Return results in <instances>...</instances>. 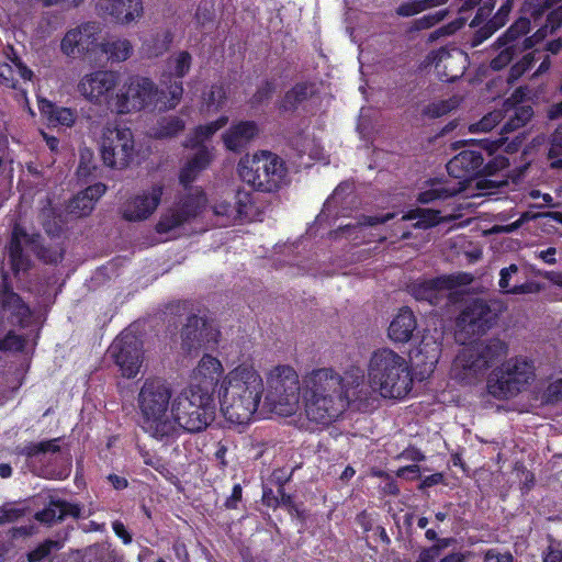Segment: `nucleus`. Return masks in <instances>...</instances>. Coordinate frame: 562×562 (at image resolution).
<instances>
[{
  "mask_svg": "<svg viewBox=\"0 0 562 562\" xmlns=\"http://www.w3.org/2000/svg\"><path fill=\"white\" fill-rule=\"evenodd\" d=\"M263 381L251 367L238 366L225 376L220 390L221 411L235 425L252 420L263 394Z\"/></svg>",
  "mask_w": 562,
  "mask_h": 562,
  "instance_id": "f257e3e1",
  "label": "nucleus"
},
{
  "mask_svg": "<svg viewBox=\"0 0 562 562\" xmlns=\"http://www.w3.org/2000/svg\"><path fill=\"white\" fill-rule=\"evenodd\" d=\"M303 401L307 418L322 425L335 422L349 404L342 378L330 368L314 370L305 379Z\"/></svg>",
  "mask_w": 562,
  "mask_h": 562,
  "instance_id": "f03ea898",
  "label": "nucleus"
},
{
  "mask_svg": "<svg viewBox=\"0 0 562 562\" xmlns=\"http://www.w3.org/2000/svg\"><path fill=\"white\" fill-rule=\"evenodd\" d=\"M172 397L171 384L162 378H147L137 394L139 426L150 437L164 440L177 437L178 429L168 415Z\"/></svg>",
  "mask_w": 562,
  "mask_h": 562,
  "instance_id": "7ed1b4c3",
  "label": "nucleus"
},
{
  "mask_svg": "<svg viewBox=\"0 0 562 562\" xmlns=\"http://www.w3.org/2000/svg\"><path fill=\"white\" fill-rule=\"evenodd\" d=\"M368 376L385 398H404L413 389V375L404 357L390 348H380L371 355Z\"/></svg>",
  "mask_w": 562,
  "mask_h": 562,
  "instance_id": "20e7f679",
  "label": "nucleus"
},
{
  "mask_svg": "<svg viewBox=\"0 0 562 562\" xmlns=\"http://www.w3.org/2000/svg\"><path fill=\"white\" fill-rule=\"evenodd\" d=\"M507 350V344L499 338H491L464 348L452 363L451 376L462 385H475Z\"/></svg>",
  "mask_w": 562,
  "mask_h": 562,
  "instance_id": "39448f33",
  "label": "nucleus"
},
{
  "mask_svg": "<svg viewBox=\"0 0 562 562\" xmlns=\"http://www.w3.org/2000/svg\"><path fill=\"white\" fill-rule=\"evenodd\" d=\"M215 416L214 396L198 385L182 390L171 404V419L188 432L204 430Z\"/></svg>",
  "mask_w": 562,
  "mask_h": 562,
  "instance_id": "423d86ee",
  "label": "nucleus"
},
{
  "mask_svg": "<svg viewBox=\"0 0 562 562\" xmlns=\"http://www.w3.org/2000/svg\"><path fill=\"white\" fill-rule=\"evenodd\" d=\"M237 171L244 182L261 192L278 191L286 176L284 161L268 150L240 158Z\"/></svg>",
  "mask_w": 562,
  "mask_h": 562,
  "instance_id": "0eeeda50",
  "label": "nucleus"
},
{
  "mask_svg": "<svg viewBox=\"0 0 562 562\" xmlns=\"http://www.w3.org/2000/svg\"><path fill=\"white\" fill-rule=\"evenodd\" d=\"M533 361L516 356L496 367L487 378V392L496 400L512 398L525 391L536 376Z\"/></svg>",
  "mask_w": 562,
  "mask_h": 562,
  "instance_id": "6e6552de",
  "label": "nucleus"
},
{
  "mask_svg": "<svg viewBox=\"0 0 562 562\" xmlns=\"http://www.w3.org/2000/svg\"><path fill=\"white\" fill-rule=\"evenodd\" d=\"M61 438H53L38 442H27L16 448V453L26 458L31 472L47 480H65L71 472L70 462L57 454L60 451Z\"/></svg>",
  "mask_w": 562,
  "mask_h": 562,
  "instance_id": "1a4fd4ad",
  "label": "nucleus"
},
{
  "mask_svg": "<svg viewBox=\"0 0 562 562\" xmlns=\"http://www.w3.org/2000/svg\"><path fill=\"white\" fill-rule=\"evenodd\" d=\"M23 241L44 263L56 265L63 260V249L45 246L41 234H29L23 226L15 224L8 245L9 261L14 273L26 271L31 268V260L23 250Z\"/></svg>",
  "mask_w": 562,
  "mask_h": 562,
  "instance_id": "9d476101",
  "label": "nucleus"
},
{
  "mask_svg": "<svg viewBox=\"0 0 562 562\" xmlns=\"http://www.w3.org/2000/svg\"><path fill=\"white\" fill-rule=\"evenodd\" d=\"M502 310V304L496 301L481 297L469 300L456 321L459 335H464L468 340L485 335L496 325Z\"/></svg>",
  "mask_w": 562,
  "mask_h": 562,
  "instance_id": "9b49d317",
  "label": "nucleus"
},
{
  "mask_svg": "<svg viewBox=\"0 0 562 562\" xmlns=\"http://www.w3.org/2000/svg\"><path fill=\"white\" fill-rule=\"evenodd\" d=\"M299 375L290 366L276 367L268 378L267 400L282 415H292L300 403Z\"/></svg>",
  "mask_w": 562,
  "mask_h": 562,
  "instance_id": "f8f14e48",
  "label": "nucleus"
},
{
  "mask_svg": "<svg viewBox=\"0 0 562 562\" xmlns=\"http://www.w3.org/2000/svg\"><path fill=\"white\" fill-rule=\"evenodd\" d=\"M154 81L146 77H136L126 83L116 94L115 109L119 113L145 110L149 106L166 110L161 101H166Z\"/></svg>",
  "mask_w": 562,
  "mask_h": 562,
  "instance_id": "ddd939ff",
  "label": "nucleus"
},
{
  "mask_svg": "<svg viewBox=\"0 0 562 562\" xmlns=\"http://www.w3.org/2000/svg\"><path fill=\"white\" fill-rule=\"evenodd\" d=\"M135 155L134 135L130 127L106 126L101 138V157L105 166L123 169Z\"/></svg>",
  "mask_w": 562,
  "mask_h": 562,
  "instance_id": "4468645a",
  "label": "nucleus"
},
{
  "mask_svg": "<svg viewBox=\"0 0 562 562\" xmlns=\"http://www.w3.org/2000/svg\"><path fill=\"white\" fill-rule=\"evenodd\" d=\"M506 158L497 157L484 165V158L479 150L465 149L460 151L447 162V172L450 177L467 182L474 177L484 173L495 175L506 165Z\"/></svg>",
  "mask_w": 562,
  "mask_h": 562,
  "instance_id": "2eb2a0df",
  "label": "nucleus"
},
{
  "mask_svg": "<svg viewBox=\"0 0 562 562\" xmlns=\"http://www.w3.org/2000/svg\"><path fill=\"white\" fill-rule=\"evenodd\" d=\"M109 356L126 379L135 378L143 362V341L134 334L122 331L111 344Z\"/></svg>",
  "mask_w": 562,
  "mask_h": 562,
  "instance_id": "dca6fc26",
  "label": "nucleus"
},
{
  "mask_svg": "<svg viewBox=\"0 0 562 562\" xmlns=\"http://www.w3.org/2000/svg\"><path fill=\"white\" fill-rule=\"evenodd\" d=\"M100 32L99 23L83 22L65 33L60 41V52L72 59L97 55L100 52Z\"/></svg>",
  "mask_w": 562,
  "mask_h": 562,
  "instance_id": "f3484780",
  "label": "nucleus"
},
{
  "mask_svg": "<svg viewBox=\"0 0 562 562\" xmlns=\"http://www.w3.org/2000/svg\"><path fill=\"white\" fill-rule=\"evenodd\" d=\"M172 64L170 70L162 72L160 78V94L167 98L164 103L165 109H175L183 95V82L182 79L186 77L192 66V56L188 50L179 52L173 59L169 60Z\"/></svg>",
  "mask_w": 562,
  "mask_h": 562,
  "instance_id": "a211bd4d",
  "label": "nucleus"
},
{
  "mask_svg": "<svg viewBox=\"0 0 562 562\" xmlns=\"http://www.w3.org/2000/svg\"><path fill=\"white\" fill-rule=\"evenodd\" d=\"M0 315L21 328L30 326L32 311L20 294L14 292L10 277L3 273L0 280Z\"/></svg>",
  "mask_w": 562,
  "mask_h": 562,
  "instance_id": "6ab92c4d",
  "label": "nucleus"
},
{
  "mask_svg": "<svg viewBox=\"0 0 562 562\" xmlns=\"http://www.w3.org/2000/svg\"><path fill=\"white\" fill-rule=\"evenodd\" d=\"M220 331L212 324L199 315L192 314L181 330L182 348L187 351L207 348L217 344Z\"/></svg>",
  "mask_w": 562,
  "mask_h": 562,
  "instance_id": "aec40b11",
  "label": "nucleus"
},
{
  "mask_svg": "<svg viewBox=\"0 0 562 562\" xmlns=\"http://www.w3.org/2000/svg\"><path fill=\"white\" fill-rule=\"evenodd\" d=\"M162 194L164 187L155 184L150 190L131 198L122 207V217L127 222L147 220L158 207Z\"/></svg>",
  "mask_w": 562,
  "mask_h": 562,
  "instance_id": "412c9836",
  "label": "nucleus"
},
{
  "mask_svg": "<svg viewBox=\"0 0 562 562\" xmlns=\"http://www.w3.org/2000/svg\"><path fill=\"white\" fill-rule=\"evenodd\" d=\"M117 85V75L109 70H97L86 75L78 85L80 93L90 102L101 104Z\"/></svg>",
  "mask_w": 562,
  "mask_h": 562,
  "instance_id": "4be33fe9",
  "label": "nucleus"
},
{
  "mask_svg": "<svg viewBox=\"0 0 562 562\" xmlns=\"http://www.w3.org/2000/svg\"><path fill=\"white\" fill-rule=\"evenodd\" d=\"M259 126L255 121H238L222 134V140L227 150L240 154L259 135Z\"/></svg>",
  "mask_w": 562,
  "mask_h": 562,
  "instance_id": "5701e85b",
  "label": "nucleus"
},
{
  "mask_svg": "<svg viewBox=\"0 0 562 562\" xmlns=\"http://www.w3.org/2000/svg\"><path fill=\"white\" fill-rule=\"evenodd\" d=\"M223 374L221 361L211 356L204 355L193 370V382L190 385H198L204 393L214 396L216 386Z\"/></svg>",
  "mask_w": 562,
  "mask_h": 562,
  "instance_id": "b1692460",
  "label": "nucleus"
},
{
  "mask_svg": "<svg viewBox=\"0 0 562 562\" xmlns=\"http://www.w3.org/2000/svg\"><path fill=\"white\" fill-rule=\"evenodd\" d=\"M98 7L115 23L122 25L137 21L144 12L142 0H103Z\"/></svg>",
  "mask_w": 562,
  "mask_h": 562,
  "instance_id": "393cba45",
  "label": "nucleus"
},
{
  "mask_svg": "<svg viewBox=\"0 0 562 562\" xmlns=\"http://www.w3.org/2000/svg\"><path fill=\"white\" fill-rule=\"evenodd\" d=\"M106 186L97 182L78 192L72 196L66 206L68 214L76 217H86L91 214L95 202L105 193Z\"/></svg>",
  "mask_w": 562,
  "mask_h": 562,
  "instance_id": "a878e982",
  "label": "nucleus"
},
{
  "mask_svg": "<svg viewBox=\"0 0 562 562\" xmlns=\"http://www.w3.org/2000/svg\"><path fill=\"white\" fill-rule=\"evenodd\" d=\"M316 85L304 80L295 82L277 103L280 113H295L300 106L316 94Z\"/></svg>",
  "mask_w": 562,
  "mask_h": 562,
  "instance_id": "bb28decb",
  "label": "nucleus"
},
{
  "mask_svg": "<svg viewBox=\"0 0 562 562\" xmlns=\"http://www.w3.org/2000/svg\"><path fill=\"white\" fill-rule=\"evenodd\" d=\"M429 59L443 81L453 82L463 75V66L458 71L450 69L457 59H464L463 53L457 48L440 47L431 52Z\"/></svg>",
  "mask_w": 562,
  "mask_h": 562,
  "instance_id": "cd10ccee",
  "label": "nucleus"
},
{
  "mask_svg": "<svg viewBox=\"0 0 562 562\" xmlns=\"http://www.w3.org/2000/svg\"><path fill=\"white\" fill-rule=\"evenodd\" d=\"M518 273L519 268L515 263L501 270L498 285L502 293L517 295L540 292L541 285L539 282L531 280L519 283Z\"/></svg>",
  "mask_w": 562,
  "mask_h": 562,
  "instance_id": "c85d7f7f",
  "label": "nucleus"
},
{
  "mask_svg": "<svg viewBox=\"0 0 562 562\" xmlns=\"http://www.w3.org/2000/svg\"><path fill=\"white\" fill-rule=\"evenodd\" d=\"M417 328V321L413 311L405 306L394 316L387 328L389 338L396 344L408 342Z\"/></svg>",
  "mask_w": 562,
  "mask_h": 562,
  "instance_id": "c756f323",
  "label": "nucleus"
},
{
  "mask_svg": "<svg viewBox=\"0 0 562 562\" xmlns=\"http://www.w3.org/2000/svg\"><path fill=\"white\" fill-rule=\"evenodd\" d=\"M443 291L440 277L417 280L408 285V292L414 299L428 302L432 306L440 304L443 299Z\"/></svg>",
  "mask_w": 562,
  "mask_h": 562,
  "instance_id": "7c9ffc66",
  "label": "nucleus"
},
{
  "mask_svg": "<svg viewBox=\"0 0 562 562\" xmlns=\"http://www.w3.org/2000/svg\"><path fill=\"white\" fill-rule=\"evenodd\" d=\"M38 110L49 126L71 127L77 120V112L70 108L59 106L47 99H38Z\"/></svg>",
  "mask_w": 562,
  "mask_h": 562,
  "instance_id": "2f4dec72",
  "label": "nucleus"
},
{
  "mask_svg": "<svg viewBox=\"0 0 562 562\" xmlns=\"http://www.w3.org/2000/svg\"><path fill=\"white\" fill-rule=\"evenodd\" d=\"M172 42L173 33L171 30H156L144 38L142 48L147 57H159L169 50Z\"/></svg>",
  "mask_w": 562,
  "mask_h": 562,
  "instance_id": "473e14b6",
  "label": "nucleus"
},
{
  "mask_svg": "<svg viewBox=\"0 0 562 562\" xmlns=\"http://www.w3.org/2000/svg\"><path fill=\"white\" fill-rule=\"evenodd\" d=\"M206 202L207 199L204 191L202 189H195L193 192L182 195L176 209L188 223L204 210Z\"/></svg>",
  "mask_w": 562,
  "mask_h": 562,
  "instance_id": "72a5a7b5",
  "label": "nucleus"
},
{
  "mask_svg": "<svg viewBox=\"0 0 562 562\" xmlns=\"http://www.w3.org/2000/svg\"><path fill=\"white\" fill-rule=\"evenodd\" d=\"M493 8H494L493 3L490 5H487V3H485L484 7L479 8L475 16L471 21V23H470L471 27L479 26V29L471 36V40H470L471 47L480 46L483 42H485L487 38H490L495 32H497L496 27L493 26L488 21L486 23H484L483 25H481L483 23V21L485 20V18L490 14V12L492 11Z\"/></svg>",
  "mask_w": 562,
  "mask_h": 562,
  "instance_id": "f704fd0d",
  "label": "nucleus"
},
{
  "mask_svg": "<svg viewBox=\"0 0 562 562\" xmlns=\"http://www.w3.org/2000/svg\"><path fill=\"white\" fill-rule=\"evenodd\" d=\"M530 19L526 16L518 18L501 36L493 43V48H502L504 45L521 47L519 38L530 31Z\"/></svg>",
  "mask_w": 562,
  "mask_h": 562,
  "instance_id": "c9c22d12",
  "label": "nucleus"
},
{
  "mask_svg": "<svg viewBox=\"0 0 562 562\" xmlns=\"http://www.w3.org/2000/svg\"><path fill=\"white\" fill-rule=\"evenodd\" d=\"M227 123L228 116L221 115L215 121L198 125L194 128L193 134L187 139L184 146L194 149L196 146L204 145V140L211 138L217 131L223 128Z\"/></svg>",
  "mask_w": 562,
  "mask_h": 562,
  "instance_id": "e433bc0d",
  "label": "nucleus"
},
{
  "mask_svg": "<svg viewBox=\"0 0 562 562\" xmlns=\"http://www.w3.org/2000/svg\"><path fill=\"white\" fill-rule=\"evenodd\" d=\"M506 112L508 117L501 128L502 133H512L524 127L533 116V109L529 104H515Z\"/></svg>",
  "mask_w": 562,
  "mask_h": 562,
  "instance_id": "4c0bfd02",
  "label": "nucleus"
},
{
  "mask_svg": "<svg viewBox=\"0 0 562 562\" xmlns=\"http://www.w3.org/2000/svg\"><path fill=\"white\" fill-rule=\"evenodd\" d=\"M100 53L106 55L111 61H124L128 59L133 53V45L126 38H117L100 43Z\"/></svg>",
  "mask_w": 562,
  "mask_h": 562,
  "instance_id": "58836bf2",
  "label": "nucleus"
},
{
  "mask_svg": "<svg viewBox=\"0 0 562 562\" xmlns=\"http://www.w3.org/2000/svg\"><path fill=\"white\" fill-rule=\"evenodd\" d=\"M186 127L184 121L176 115L161 117L153 130V135L157 139L171 138L180 134Z\"/></svg>",
  "mask_w": 562,
  "mask_h": 562,
  "instance_id": "ea45409f",
  "label": "nucleus"
},
{
  "mask_svg": "<svg viewBox=\"0 0 562 562\" xmlns=\"http://www.w3.org/2000/svg\"><path fill=\"white\" fill-rule=\"evenodd\" d=\"M227 100V91L223 83H213L202 94V106L207 112H217L224 108Z\"/></svg>",
  "mask_w": 562,
  "mask_h": 562,
  "instance_id": "a19ab883",
  "label": "nucleus"
},
{
  "mask_svg": "<svg viewBox=\"0 0 562 562\" xmlns=\"http://www.w3.org/2000/svg\"><path fill=\"white\" fill-rule=\"evenodd\" d=\"M417 220L413 224L414 228L427 229L436 226L440 220V212L429 209L409 210L402 216V221Z\"/></svg>",
  "mask_w": 562,
  "mask_h": 562,
  "instance_id": "79ce46f5",
  "label": "nucleus"
},
{
  "mask_svg": "<svg viewBox=\"0 0 562 562\" xmlns=\"http://www.w3.org/2000/svg\"><path fill=\"white\" fill-rule=\"evenodd\" d=\"M448 1L449 0H409L401 3L396 9V13L400 16L408 18L423 11L445 5Z\"/></svg>",
  "mask_w": 562,
  "mask_h": 562,
  "instance_id": "37998d69",
  "label": "nucleus"
},
{
  "mask_svg": "<svg viewBox=\"0 0 562 562\" xmlns=\"http://www.w3.org/2000/svg\"><path fill=\"white\" fill-rule=\"evenodd\" d=\"M43 217L42 226L45 233L52 237H59L63 233L61 214L55 207H44L41 212Z\"/></svg>",
  "mask_w": 562,
  "mask_h": 562,
  "instance_id": "c03bdc74",
  "label": "nucleus"
},
{
  "mask_svg": "<svg viewBox=\"0 0 562 562\" xmlns=\"http://www.w3.org/2000/svg\"><path fill=\"white\" fill-rule=\"evenodd\" d=\"M61 547L63 544L58 540L45 539L36 548L27 552V562H42L49 558L53 552L60 550Z\"/></svg>",
  "mask_w": 562,
  "mask_h": 562,
  "instance_id": "a18cd8bd",
  "label": "nucleus"
},
{
  "mask_svg": "<svg viewBox=\"0 0 562 562\" xmlns=\"http://www.w3.org/2000/svg\"><path fill=\"white\" fill-rule=\"evenodd\" d=\"M186 223V218L182 217L175 207L161 214L159 221L155 226V229L158 234H167L172 229L182 226Z\"/></svg>",
  "mask_w": 562,
  "mask_h": 562,
  "instance_id": "49530a36",
  "label": "nucleus"
},
{
  "mask_svg": "<svg viewBox=\"0 0 562 562\" xmlns=\"http://www.w3.org/2000/svg\"><path fill=\"white\" fill-rule=\"evenodd\" d=\"M458 105L459 101L454 98L431 102L423 109V115L429 119H438L448 114Z\"/></svg>",
  "mask_w": 562,
  "mask_h": 562,
  "instance_id": "de8ad7c7",
  "label": "nucleus"
},
{
  "mask_svg": "<svg viewBox=\"0 0 562 562\" xmlns=\"http://www.w3.org/2000/svg\"><path fill=\"white\" fill-rule=\"evenodd\" d=\"M499 49V53L490 61V67L494 71L504 69L514 60L518 54L524 52L520 50V47H514L513 45H504Z\"/></svg>",
  "mask_w": 562,
  "mask_h": 562,
  "instance_id": "09e8293b",
  "label": "nucleus"
},
{
  "mask_svg": "<svg viewBox=\"0 0 562 562\" xmlns=\"http://www.w3.org/2000/svg\"><path fill=\"white\" fill-rule=\"evenodd\" d=\"M276 92V80L265 79L260 86H258L255 93L251 95L249 103L251 108H257L268 102L273 93Z\"/></svg>",
  "mask_w": 562,
  "mask_h": 562,
  "instance_id": "8fccbe9b",
  "label": "nucleus"
},
{
  "mask_svg": "<svg viewBox=\"0 0 562 562\" xmlns=\"http://www.w3.org/2000/svg\"><path fill=\"white\" fill-rule=\"evenodd\" d=\"M195 149L196 150L193 156L188 159L186 164L201 173L212 162L213 155L210 148L205 145L196 146Z\"/></svg>",
  "mask_w": 562,
  "mask_h": 562,
  "instance_id": "3c124183",
  "label": "nucleus"
},
{
  "mask_svg": "<svg viewBox=\"0 0 562 562\" xmlns=\"http://www.w3.org/2000/svg\"><path fill=\"white\" fill-rule=\"evenodd\" d=\"M454 194V191L443 187V186H432L431 188L422 191L417 201L422 204H429L437 200H446Z\"/></svg>",
  "mask_w": 562,
  "mask_h": 562,
  "instance_id": "603ef678",
  "label": "nucleus"
},
{
  "mask_svg": "<svg viewBox=\"0 0 562 562\" xmlns=\"http://www.w3.org/2000/svg\"><path fill=\"white\" fill-rule=\"evenodd\" d=\"M26 346V338L9 330L3 338H0V351L22 352Z\"/></svg>",
  "mask_w": 562,
  "mask_h": 562,
  "instance_id": "864d4df0",
  "label": "nucleus"
},
{
  "mask_svg": "<svg viewBox=\"0 0 562 562\" xmlns=\"http://www.w3.org/2000/svg\"><path fill=\"white\" fill-rule=\"evenodd\" d=\"M448 14V9H441L435 13L425 14L413 21L412 29L415 31L428 30L441 22Z\"/></svg>",
  "mask_w": 562,
  "mask_h": 562,
  "instance_id": "5fc2aeb1",
  "label": "nucleus"
},
{
  "mask_svg": "<svg viewBox=\"0 0 562 562\" xmlns=\"http://www.w3.org/2000/svg\"><path fill=\"white\" fill-rule=\"evenodd\" d=\"M561 2L562 0H538L524 8V10L530 14L533 21H538L547 11L562 4Z\"/></svg>",
  "mask_w": 562,
  "mask_h": 562,
  "instance_id": "6e6d98bb",
  "label": "nucleus"
},
{
  "mask_svg": "<svg viewBox=\"0 0 562 562\" xmlns=\"http://www.w3.org/2000/svg\"><path fill=\"white\" fill-rule=\"evenodd\" d=\"M140 456L143 458V462L146 465L153 468L164 477L168 479L172 474L169 465L164 461L161 457L153 454L149 451H143L140 452Z\"/></svg>",
  "mask_w": 562,
  "mask_h": 562,
  "instance_id": "4d7b16f0",
  "label": "nucleus"
},
{
  "mask_svg": "<svg viewBox=\"0 0 562 562\" xmlns=\"http://www.w3.org/2000/svg\"><path fill=\"white\" fill-rule=\"evenodd\" d=\"M445 291L458 286L469 285L473 282V276L469 272H458L448 276H440Z\"/></svg>",
  "mask_w": 562,
  "mask_h": 562,
  "instance_id": "13d9d810",
  "label": "nucleus"
},
{
  "mask_svg": "<svg viewBox=\"0 0 562 562\" xmlns=\"http://www.w3.org/2000/svg\"><path fill=\"white\" fill-rule=\"evenodd\" d=\"M55 507H57V518L59 519V521L64 520L67 517H72L77 519L81 515V508L79 505L69 503L64 499H57Z\"/></svg>",
  "mask_w": 562,
  "mask_h": 562,
  "instance_id": "bf43d9fd",
  "label": "nucleus"
},
{
  "mask_svg": "<svg viewBox=\"0 0 562 562\" xmlns=\"http://www.w3.org/2000/svg\"><path fill=\"white\" fill-rule=\"evenodd\" d=\"M512 9L513 0H506L488 22L498 31L507 23Z\"/></svg>",
  "mask_w": 562,
  "mask_h": 562,
  "instance_id": "052dcab7",
  "label": "nucleus"
},
{
  "mask_svg": "<svg viewBox=\"0 0 562 562\" xmlns=\"http://www.w3.org/2000/svg\"><path fill=\"white\" fill-rule=\"evenodd\" d=\"M548 157L553 161L562 159V124L551 135Z\"/></svg>",
  "mask_w": 562,
  "mask_h": 562,
  "instance_id": "680f3d73",
  "label": "nucleus"
},
{
  "mask_svg": "<svg viewBox=\"0 0 562 562\" xmlns=\"http://www.w3.org/2000/svg\"><path fill=\"white\" fill-rule=\"evenodd\" d=\"M550 34V29L543 24L532 35L527 36L521 42L520 50H528L541 43Z\"/></svg>",
  "mask_w": 562,
  "mask_h": 562,
  "instance_id": "e2e57ef3",
  "label": "nucleus"
},
{
  "mask_svg": "<svg viewBox=\"0 0 562 562\" xmlns=\"http://www.w3.org/2000/svg\"><path fill=\"white\" fill-rule=\"evenodd\" d=\"M376 476L385 480L384 484L381 486V492L384 495L389 496H397L401 492L398 483L395 479H393L390 474L383 471H379Z\"/></svg>",
  "mask_w": 562,
  "mask_h": 562,
  "instance_id": "0e129e2a",
  "label": "nucleus"
},
{
  "mask_svg": "<svg viewBox=\"0 0 562 562\" xmlns=\"http://www.w3.org/2000/svg\"><path fill=\"white\" fill-rule=\"evenodd\" d=\"M544 24L550 29V34H554L562 26V4L548 12Z\"/></svg>",
  "mask_w": 562,
  "mask_h": 562,
  "instance_id": "69168bd1",
  "label": "nucleus"
},
{
  "mask_svg": "<svg viewBox=\"0 0 562 562\" xmlns=\"http://www.w3.org/2000/svg\"><path fill=\"white\" fill-rule=\"evenodd\" d=\"M56 501H52L47 507L35 514L36 520L44 524H53L59 521L57 518Z\"/></svg>",
  "mask_w": 562,
  "mask_h": 562,
  "instance_id": "338daca9",
  "label": "nucleus"
},
{
  "mask_svg": "<svg viewBox=\"0 0 562 562\" xmlns=\"http://www.w3.org/2000/svg\"><path fill=\"white\" fill-rule=\"evenodd\" d=\"M515 559L509 551L504 553L498 552L495 549H488L484 553L483 562H514Z\"/></svg>",
  "mask_w": 562,
  "mask_h": 562,
  "instance_id": "774afa93",
  "label": "nucleus"
}]
</instances>
